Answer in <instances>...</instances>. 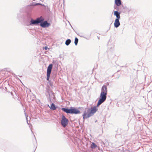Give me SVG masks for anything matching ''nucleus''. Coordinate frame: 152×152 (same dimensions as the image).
<instances>
[{
  "mask_svg": "<svg viewBox=\"0 0 152 152\" xmlns=\"http://www.w3.org/2000/svg\"><path fill=\"white\" fill-rule=\"evenodd\" d=\"M97 145L94 142H92L91 145V147L92 149L95 148L96 147Z\"/></svg>",
  "mask_w": 152,
  "mask_h": 152,
  "instance_id": "f3484780",
  "label": "nucleus"
},
{
  "mask_svg": "<svg viewBox=\"0 0 152 152\" xmlns=\"http://www.w3.org/2000/svg\"><path fill=\"white\" fill-rule=\"evenodd\" d=\"M40 17L37 18L36 19L34 20L31 18L29 23V25L30 26H33L34 25H37L41 22V20H40Z\"/></svg>",
  "mask_w": 152,
  "mask_h": 152,
  "instance_id": "20e7f679",
  "label": "nucleus"
},
{
  "mask_svg": "<svg viewBox=\"0 0 152 152\" xmlns=\"http://www.w3.org/2000/svg\"><path fill=\"white\" fill-rule=\"evenodd\" d=\"M90 111V110L89 109L87 110V112L88 113V114H87V116H88V117L89 118L92 116L93 115V114L92 113H91V112Z\"/></svg>",
  "mask_w": 152,
  "mask_h": 152,
  "instance_id": "4468645a",
  "label": "nucleus"
},
{
  "mask_svg": "<svg viewBox=\"0 0 152 152\" xmlns=\"http://www.w3.org/2000/svg\"><path fill=\"white\" fill-rule=\"evenodd\" d=\"M50 107L51 110H55L56 109V107L55 105L53 103H52Z\"/></svg>",
  "mask_w": 152,
  "mask_h": 152,
  "instance_id": "ddd939ff",
  "label": "nucleus"
},
{
  "mask_svg": "<svg viewBox=\"0 0 152 152\" xmlns=\"http://www.w3.org/2000/svg\"><path fill=\"white\" fill-rule=\"evenodd\" d=\"M50 86H52V84L51 83H50Z\"/></svg>",
  "mask_w": 152,
  "mask_h": 152,
  "instance_id": "5701e85b",
  "label": "nucleus"
},
{
  "mask_svg": "<svg viewBox=\"0 0 152 152\" xmlns=\"http://www.w3.org/2000/svg\"><path fill=\"white\" fill-rule=\"evenodd\" d=\"M97 109L96 106H94L93 108H91L90 112L94 114L96 113Z\"/></svg>",
  "mask_w": 152,
  "mask_h": 152,
  "instance_id": "9b49d317",
  "label": "nucleus"
},
{
  "mask_svg": "<svg viewBox=\"0 0 152 152\" xmlns=\"http://www.w3.org/2000/svg\"><path fill=\"white\" fill-rule=\"evenodd\" d=\"M114 8H115V9H116V10H118V8H117V7H116H116H115V6H114Z\"/></svg>",
  "mask_w": 152,
  "mask_h": 152,
  "instance_id": "412c9836",
  "label": "nucleus"
},
{
  "mask_svg": "<svg viewBox=\"0 0 152 152\" xmlns=\"http://www.w3.org/2000/svg\"><path fill=\"white\" fill-rule=\"evenodd\" d=\"M107 85H109V83H107Z\"/></svg>",
  "mask_w": 152,
  "mask_h": 152,
  "instance_id": "b1692460",
  "label": "nucleus"
},
{
  "mask_svg": "<svg viewBox=\"0 0 152 152\" xmlns=\"http://www.w3.org/2000/svg\"><path fill=\"white\" fill-rule=\"evenodd\" d=\"M107 94L104 93H100L99 99L96 105L97 107H99L100 104L106 100L107 98Z\"/></svg>",
  "mask_w": 152,
  "mask_h": 152,
  "instance_id": "f03ea898",
  "label": "nucleus"
},
{
  "mask_svg": "<svg viewBox=\"0 0 152 152\" xmlns=\"http://www.w3.org/2000/svg\"><path fill=\"white\" fill-rule=\"evenodd\" d=\"M39 5H42V4L40 3H35L34 4L32 3L31 5L34 6H37Z\"/></svg>",
  "mask_w": 152,
  "mask_h": 152,
  "instance_id": "6ab92c4d",
  "label": "nucleus"
},
{
  "mask_svg": "<svg viewBox=\"0 0 152 152\" xmlns=\"http://www.w3.org/2000/svg\"><path fill=\"white\" fill-rule=\"evenodd\" d=\"M107 86L103 85L101 88V93L107 94Z\"/></svg>",
  "mask_w": 152,
  "mask_h": 152,
  "instance_id": "0eeeda50",
  "label": "nucleus"
},
{
  "mask_svg": "<svg viewBox=\"0 0 152 152\" xmlns=\"http://www.w3.org/2000/svg\"><path fill=\"white\" fill-rule=\"evenodd\" d=\"M83 116L84 119L89 118L88 117V116H87V114L86 111H85L84 112L83 115Z\"/></svg>",
  "mask_w": 152,
  "mask_h": 152,
  "instance_id": "dca6fc26",
  "label": "nucleus"
},
{
  "mask_svg": "<svg viewBox=\"0 0 152 152\" xmlns=\"http://www.w3.org/2000/svg\"><path fill=\"white\" fill-rule=\"evenodd\" d=\"M48 49V48L47 47H45V50H47Z\"/></svg>",
  "mask_w": 152,
  "mask_h": 152,
  "instance_id": "aec40b11",
  "label": "nucleus"
},
{
  "mask_svg": "<svg viewBox=\"0 0 152 152\" xmlns=\"http://www.w3.org/2000/svg\"><path fill=\"white\" fill-rule=\"evenodd\" d=\"M78 42V38L76 37L75 38L74 43L75 45H77V44Z\"/></svg>",
  "mask_w": 152,
  "mask_h": 152,
  "instance_id": "a211bd4d",
  "label": "nucleus"
},
{
  "mask_svg": "<svg viewBox=\"0 0 152 152\" xmlns=\"http://www.w3.org/2000/svg\"><path fill=\"white\" fill-rule=\"evenodd\" d=\"M26 119H27V124H28V120H27V117H26Z\"/></svg>",
  "mask_w": 152,
  "mask_h": 152,
  "instance_id": "4be33fe9",
  "label": "nucleus"
},
{
  "mask_svg": "<svg viewBox=\"0 0 152 152\" xmlns=\"http://www.w3.org/2000/svg\"><path fill=\"white\" fill-rule=\"evenodd\" d=\"M69 122L68 119L63 115L61 117V124L63 127H65L67 125Z\"/></svg>",
  "mask_w": 152,
  "mask_h": 152,
  "instance_id": "39448f33",
  "label": "nucleus"
},
{
  "mask_svg": "<svg viewBox=\"0 0 152 152\" xmlns=\"http://www.w3.org/2000/svg\"><path fill=\"white\" fill-rule=\"evenodd\" d=\"M139 115V116H140V115Z\"/></svg>",
  "mask_w": 152,
  "mask_h": 152,
  "instance_id": "393cba45",
  "label": "nucleus"
},
{
  "mask_svg": "<svg viewBox=\"0 0 152 152\" xmlns=\"http://www.w3.org/2000/svg\"><path fill=\"white\" fill-rule=\"evenodd\" d=\"M120 13H121L118 11H115L114 12V15L115 16L116 18L115 19H120Z\"/></svg>",
  "mask_w": 152,
  "mask_h": 152,
  "instance_id": "6e6552de",
  "label": "nucleus"
},
{
  "mask_svg": "<svg viewBox=\"0 0 152 152\" xmlns=\"http://www.w3.org/2000/svg\"><path fill=\"white\" fill-rule=\"evenodd\" d=\"M50 93H51L52 94L54 95V93L53 91H51L50 93L49 89H47L45 92L46 95V96H48L49 97V98L50 99Z\"/></svg>",
  "mask_w": 152,
  "mask_h": 152,
  "instance_id": "9d476101",
  "label": "nucleus"
},
{
  "mask_svg": "<svg viewBox=\"0 0 152 152\" xmlns=\"http://www.w3.org/2000/svg\"><path fill=\"white\" fill-rule=\"evenodd\" d=\"M71 42V40L70 39H68L66 41L65 44L66 45L68 46L69 45Z\"/></svg>",
  "mask_w": 152,
  "mask_h": 152,
  "instance_id": "2eb2a0df",
  "label": "nucleus"
},
{
  "mask_svg": "<svg viewBox=\"0 0 152 152\" xmlns=\"http://www.w3.org/2000/svg\"><path fill=\"white\" fill-rule=\"evenodd\" d=\"M53 68V64H50L48 67L47 71V80H49L50 79L52 69Z\"/></svg>",
  "mask_w": 152,
  "mask_h": 152,
  "instance_id": "423d86ee",
  "label": "nucleus"
},
{
  "mask_svg": "<svg viewBox=\"0 0 152 152\" xmlns=\"http://www.w3.org/2000/svg\"><path fill=\"white\" fill-rule=\"evenodd\" d=\"M115 3L117 6H119L121 4V0H115Z\"/></svg>",
  "mask_w": 152,
  "mask_h": 152,
  "instance_id": "f8f14e48",
  "label": "nucleus"
},
{
  "mask_svg": "<svg viewBox=\"0 0 152 152\" xmlns=\"http://www.w3.org/2000/svg\"><path fill=\"white\" fill-rule=\"evenodd\" d=\"M119 20L118 19H115L114 24L115 27L117 28L120 26V23L119 21Z\"/></svg>",
  "mask_w": 152,
  "mask_h": 152,
  "instance_id": "1a4fd4ad",
  "label": "nucleus"
},
{
  "mask_svg": "<svg viewBox=\"0 0 152 152\" xmlns=\"http://www.w3.org/2000/svg\"><path fill=\"white\" fill-rule=\"evenodd\" d=\"M40 20L41 22L39 23L40 26L42 27L45 28L48 27L50 26V24L47 21H44V19L43 17L40 16Z\"/></svg>",
  "mask_w": 152,
  "mask_h": 152,
  "instance_id": "7ed1b4c3",
  "label": "nucleus"
},
{
  "mask_svg": "<svg viewBox=\"0 0 152 152\" xmlns=\"http://www.w3.org/2000/svg\"><path fill=\"white\" fill-rule=\"evenodd\" d=\"M61 110L66 113L77 114L80 113L79 110L73 107H70L69 109L67 108H62Z\"/></svg>",
  "mask_w": 152,
  "mask_h": 152,
  "instance_id": "f257e3e1",
  "label": "nucleus"
}]
</instances>
